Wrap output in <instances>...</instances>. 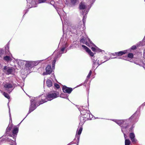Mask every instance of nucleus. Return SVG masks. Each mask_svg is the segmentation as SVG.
<instances>
[{"label": "nucleus", "instance_id": "obj_1", "mask_svg": "<svg viewBox=\"0 0 145 145\" xmlns=\"http://www.w3.org/2000/svg\"><path fill=\"white\" fill-rule=\"evenodd\" d=\"M133 119H132V118L130 119V117L129 119H127L124 120H112L121 127V131L123 134L125 138H126V137H127L126 134H128L130 132V129L129 128L130 124V122H131L133 123H136L133 120Z\"/></svg>", "mask_w": 145, "mask_h": 145}, {"label": "nucleus", "instance_id": "obj_2", "mask_svg": "<svg viewBox=\"0 0 145 145\" xmlns=\"http://www.w3.org/2000/svg\"><path fill=\"white\" fill-rule=\"evenodd\" d=\"M48 101L45 95L42 94L36 98L32 99L30 101V105L28 112L26 117L29 114L35 110L37 106L47 102Z\"/></svg>", "mask_w": 145, "mask_h": 145}, {"label": "nucleus", "instance_id": "obj_3", "mask_svg": "<svg viewBox=\"0 0 145 145\" xmlns=\"http://www.w3.org/2000/svg\"><path fill=\"white\" fill-rule=\"evenodd\" d=\"M85 108L86 107L83 106H80L79 108V110L80 111L81 114L83 116H84V117L86 118L87 119L91 118V117L90 114L89 113H88L86 112V110ZM86 108H88V106H86Z\"/></svg>", "mask_w": 145, "mask_h": 145}, {"label": "nucleus", "instance_id": "obj_4", "mask_svg": "<svg viewBox=\"0 0 145 145\" xmlns=\"http://www.w3.org/2000/svg\"><path fill=\"white\" fill-rule=\"evenodd\" d=\"M144 105H145V102L139 107L136 112L130 117V119L131 118L132 119H133V120L135 123H136L138 121L139 117V114L140 112L141 107L142 106Z\"/></svg>", "mask_w": 145, "mask_h": 145}, {"label": "nucleus", "instance_id": "obj_5", "mask_svg": "<svg viewBox=\"0 0 145 145\" xmlns=\"http://www.w3.org/2000/svg\"><path fill=\"white\" fill-rule=\"evenodd\" d=\"M61 10V11L62 12V13L60 12L58 10H57V12L59 15L62 21V24H63V32H64V30L65 29V26H67V25L66 24H65L63 23V21H62V18H63V19L64 20V21H65V20L66 19V13L64 12L63 10Z\"/></svg>", "mask_w": 145, "mask_h": 145}, {"label": "nucleus", "instance_id": "obj_6", "mask_svg": "<svg viewBox=\"0 0 145 145\" xmlns=\"http://www.w3.org/2000/svg\"><path fill=\"white\" fill-rule=\"evenodd\" d=\"M43 60L35 61H27L25 64V66L27 67H33L34 66L37 65L39 63L41 62Z\"/></svg>", "mask_w": 145, "mask_h": 145}, {"label": "nucleus", "instance_id": "obj_7", "mask_svg": "<svg viewBox=\"0 0 145 145\" xmlns=\"http://www.w3.org/2000/svg\"><path fill=\"white\" fill-rule=\"evenodd\" d=\"M58 95V94L54 92L52 93H48L47 96H45L48 101H50L52 99L56 98L57 96Z\"/></svg>", "mask_w": 145, "mask_h": 145}, {"label": "nucleus", "instance_id": "obj_8", "mask_svg": "<svg viewBox=\"0 0 145 145\" xmlns=\"http://www.w3.org/2000/svg\"><path fill=\"white\" fill-rule=\"evenodd\" d=\"M12 127L13 126L12 124H9L6 129L5 133L2 137L6 136L12 137V135L11 133H10V131Z\"/></svg>", "mask_w": 145, "mask_h": 145}, {"label": "nucleus", "instance_id": "obj_9", "mask_svg": "<svg viewBox=\"0 0 145 145\" xmlns=\"http://www.w3.org/2000/svg\"><path fill=\"white\" fill-rule=\"evenodd\" d=\"M3 71L6 74L8 75L12 74L13 72V70L12 68L7 67V66L4 67Z\"/></svg>", "mask_w": 145, "mask_h": 145}, {"label": "nucleus", "instance_id": "obj_10", "mask_svg": "<svg viewBox=\"0 0 145 145\" xmlns=\"http://www.w3.org/2000/svg\"><path fill=\"white\" fill-rule=\"evenodd\" d=\"M82 126H79L78 128L77 129V132H78L77 134H76L75 136V138L74 139V141L76 140V138L78 140V142H79L80 138V135L82 133Z\"/></svg>", "mask_w": 145, "mask_h": 145}, {"label": "nucleus", "instance_id": "obj_11", "mask_svg": "<svg viewBox=\"0 0 145 145\" xmlns=\"http://www.w3.org/2000/svg\"><path fill=\"white\" fill-rule=\"evenodd\" d=\"M4 86L5 89L9 93H10L13 89H12L13 86L10 84L6 83L4 84Z\"/></svg>", "mask_w": 145, "mask_h": 145}, {"label": "nucleus", "instance_id": "obj_12", "mask_svg": "<svg viewBox=\"0 0 145 145\" xmlns=\"http://www.w3.org/2000/svg\"><path fill=\"white\" fill-rule=\"evenodd\" d=\"M62 53H61L60 52H57V54L54 57V60L52 62V69H54L55 66V64L57 59L61 57V54Z\"/></svg>", "mask_w": 145, "mask_h": 145}, {"label": "nucleus", "instance_id": "obj_13", "mask_svg": "<svg viewBox=\"0 0 145 145\" xmlns=\"http://www.w3.org/2000/svg\"><path fill=\"white\" fill-rule=\"evenodd\" d=\"M62 53H61L60 52H57V54L54 57V60L52 62V69H54L55 66V64L57 59L61 57V54Z\"/></svg>", "mask_w": 145, "mask_h": 145}, {"label": "nucleus", "instance_id": "obj_14", "mask_svg": "<svg viewBox=\"0 0 145 145\" xmlns=\"http://www.w3.org/2000/svg\"><path fill=\"white\" fill-rule=\"evenodd\" d=\"M46 71L44 72L43 73V75H47L50 74L52 71L51 67L49 65H48L46 68Z\"/></svg>", "mask_w": 145, "mask_h": 145}, {"label": "nucleus", "instance_id": "obj_15", "mask_svg": "<svg viewBox=\"0 0 145 145\" xmlns=\"http://www.w3.org/2000/svg\"><path fill=\"white\" fill-rule=\"evenodd\" d=\"M62 89L63 92L69 94L73 90L72 88L67 87L65 86H63Z\"/></svg>", "mask_w": 145, "mask_h": 145}, {"label": "nucleus", "instance_id": "obj_16", "mask_svg": "<svg viewBox=\"0 0 145 145\" xmlns=\"http://www.w3.org/2000/svg\"><path fill=\"white\" fill-rule=\"evenodd\" d=\"M18 132V128L17 127H15L12 132V137H13L14 139L16 140V136Z\"/></svg>", "mask_w": 145, "mask_h": 145}, {"label": "nucleus", "instance_id": "obj_17", "mask_svg": "<svg viewBox=\"0 0 145 145\" xmlns=\"http://www.w3.org/2000/svg\"><path fill=\"white\" fill-rule=\"evenodd\" d=\"M89 11V10H85L84 11L82 10V14L83 16L82 20L84 25H85V23L86 22V20L87 18L86 14L88 13Z\"/></svg>", "mask_w": 145, "mask_h": 145}, {"label": "nucleus", "instance_id": "obj_18", "mask_svg": "<svg viewBox=\"0 0 145 145\" xmlns=\"http://www.w3.org/2000/svg\"><path fill=\"white\" fill-rule=\"evenodd\" d=\"M82 47L86 50V51L89 54L91 57L94 56V54L93 52H91V50L88 48L84 45H82Z\"/></svg>", "mask_w": 145, "mask_h": 145}, {"label": "nucleus", "instance_id": "obj_19", "mask_svg": "<svg viewBox=\"0 0 145 145\" xmlns=\"http://www.w3.org/2000/svg\"><path fill=\"white\" fill-rule=\"evenodd\" d=\"M91 58L92 62L93 63V68L94 69L96 67V63L97 64V58L96 56H94L93 57H91Z\"/></svg>", "mask_w": 145, "mask_h": 145}, {"label": "nucleus", "instance_id": "obj_20", "mask_svg": "<svg viewBox=\"0 0 145 145\" xmlns=\"http://www.w3.org/2000/svg\"><path fill=\"white\" fill-rule=\"evenodd\" d=\"M129 137L132 142L134 143H136L137 142V140L135 138V136L134 133H131L130 134Z\"/></svg>", "mask_w": 145, "mask_h": 145}, {"label": "nucleus", "instance_id": "obj_21", "mask_svg": "<svg viewBox=\"0 0 145 145\" xmlns=\"http://www.w3.org/2000/svg\"><path fill=\"white\" fill-rule=\"evenodd\" d=\"M5 54L6 55H9L10 54V55L11 54H10V53L9 52V42H8L7 44H6L5 46Z\"/></svg>", "mask_w": 145, "mask_h": 145}, {"label": "nucleus", "instance_id": "obj_22", "mask_svg": "<svg viewBox=\"0 0 145 145\" xmlns=\"http://www.w3.org/2000/svg\"><path fill=\"white\" fill-rule=\"evenodd\" d=\"M86 7V6L85 5L84 3L82 2H81L80 3L79 5V8L80 10H84H84H86L85 9Z\"/></svg>", "mask_w": 145, "mask_h": 145}, {"label": "nucleus", "instance_id": "obj_23", "mask_svg": "<svg viewBox=\"0 0 145 145\" xmlns=\"http://www.w3.org/2000/svg\"><path fill=\"white\" fill-rule=\"evenodd\" d=\"M117 58L116 57H110V58H108V59L107 60H106V61H105L104 62H102V61H101L99 62V60H98L97 62V64L98 65V66L95 69H96L99 65H100L102 63H103L106 62L107 61L109 60V59H114V58Z\"/></svg>", "mask_w": 145, "mask_h": 145}, {"label": "nucleus", "instance_id": "obj_24", "mask_svg": "<svg viewBox=\"0 0 145 145\" xmlns=\"http://www.w3.org/2000/svg\"><path fill=\"white\" fill-rule=\"evenodd\" d=\"M3 59L7 62H10L12 60L11 58L9 56H6L3 57Z\"/></svg>", "mask_w": 145, "mask_h": 145}, {"label": "nucleus", "instance_id": "obj_25", "mask_svg": "<svg viewBox=\"0 0 145 145\" xmlns=\"http://www.w3.org/2000/svg\"><path fill=\"white\" fill-rule=\"evenodd\" d=\"M84 117L81 116L80 117L79 119L80 121V122L79 124V125L80 126H81L85 122V120H84Z\"/></svg>", "mask_w": 145, "mask_h": 145}, {"label": "nucleus", "instance_id": "obj_26", "mask_svg": "<svg viewBox=\"0 0 145 145\" xmlns=\"http://www.w3.org/2000/svg\"><path fill=\"white\" fill-rule=\"evenodd\" d=\"M47 86L48 87H50L52 86V83L51 80L50 79H48L46 81Z\"/></svg>", "mask_w": 145, "mask_h": 145}, {"label": "nucleus", "instance_id": "obj_27", "mask_svg": "<svg viewBox=\"0 0 145 145\" xmlns=\"http://www.w3.org/2000/svg\"><path fill=\"white\" fill-rule=\"evenodd\" d=\"M127 52V50L118 52H117V56H121L123 54H125Z\"/></svg>", "mask_w": 145, "mask_h": 145}, {"label": "nucleus", "instance_id": "obj_28", "mask_svg": "<svg viewBox=\"0 0 145 145\" xmlns=\"http://www.w3.org/2000/svg\"><path fill=\"white\" fill-rule=\"evenodd\" d=\"M1 141H7L9 142H11L12 143H13L14 142V140L9 138H3L1 139Z\"/></svg>", "mask_w": 145, "mask_h": 145}, {"label": "nucleus", "instance_id": "obj_29", "mask_svg": "<svg viewBox=\"0 0 145 145\" xmlns=\"http://www.w3.org/2000/svg\"><path fill=\"white\" fill-rule=\"evenodd\" d=\"M71 4L73 6H75L77 3L78 0H70Z\"/></svg>", "mask_w": 145, "mask_h": 145}, {"label": "nucleus", "instance_id": "obj_30", "mask_svg": "<svg viewBox=\"0 0 145 145\" xmlns=\"http://www.w3.org/2000/svg\"><path fill=\"white\" fill-rule=\"evenodd\" d=\"M67 46L68 45H67L66 43L65 46L62 47L61 48V51H59V52H60L61 53H62V54L63 53L65 48H66V47H67Z\"/></svg>", "mask_w": 145, "mask_h": 145}, {"label": "nucleus", "instance_id": "obj_31", "mask_svg": "<svg viewBox=\"0 0 145 145\" xmlns=\"http://www.w3.org/2000/svg\"><path fill=\"white\" fill-rule=\"evenodd\" d=\"M60 97L63 98H65L66 99H69L68 96H67V95L64 93H62Z\"/></svg>", "mask_w": 145, "mask_h": 145}, {"label": "nucleus", "instance_id": "obj_32", "mask_svg": "<svg viewBox=\"0 0 145 145\" xmlns=\"http://www.w3.org/2000/svg\"><path fill=\"white\" fill-rule=\"evenodd\" d=\"M125 139V145H130L131 142L129 139Z\"/></svg>", "mask_w": 145, "mask_h": 145}, {"label": "nucleus", "instance_id": "obj_33", "mask_svg": "<svg viewBox=\"0 0 145 145\" xmlns=\"http://www.w3.org/2000/svg\"><path fill=\"white\" fill-rule=\"evenodd\" d=\"M3 95L4 96L8 99H10V97L9 95L7 93L5 92H4L3 93Z\"/></svg>", "mask_w": 145, "mask_h": 145}, {"label": "nucleus", "instance_id": "obj_34", "mask_svg": "<svg viewBox=\"0 0 145 145\" xmlns=\"http://www.w3.org/2000/svg\"><path fill=\"white\" fill-rule=\"evenodd\" d=\"M133 57V54L131 53H129L127 55V57L130 58H132Z\"/></svg>", "mask_w": 145, "mask_h": 145}, {"label": "nucleus", "instance_id": "obj_35", "mask_svg": "<svg viewBox=\"0 0 145 145\" xmlns=\"http://www.w3.org/2000/svg\"><path fill=\"white\" fill-rule=\"evenodd\" d=\"M4 50L2 48H0V56H1L4 54Z\"/></svg>", "mask_w": 145, "mask_h": 145}, {"label": "nucleus", "instance_id": "obj_36", "mask_svg": "<svg viewBox=\"0 0 145 145\" xmlns=\"http://www.w3.org/2000/svg\"><path fill=\"white\" fill-rule=\"evenodd\" d=\"M143 45L142 44V42H140L137 43V47H138L140 46H143Z\"/></svg>", "mask_w": 145, "mask_h": 145}, {"label": "nucleus", "instance_id": "obj_37", "mask_svg": "<svg viewBox=\"0 0 145 145\" xmlns=\"http://www.w3.org/2000/svg\"><path fill=\"white\" fill-rule=\"evenodd\" d=\"M91 73H92V71L91 70H90L89 71L88 75V76H87V78H89L90 77V76L91 75Z\"/></svg>", "mask_w": 145, "mask_h": 145}, {"label": "nucleus", "instance_id": "obj_38", "mask_svg": "<svg viewBox=\"0 0 145 145\" xmlns=\"http://www.w3.org/2000/svg\"><path fill=\"white\" fill-rule=\"evenodd\" d=\"M80 42L81 43H82L83 44H84L85 42V40L84 38H82L80 40Z\"/></svg>", "mask_w": 145, "mask_h": 145}, {"label": "nucleus", "instance_id": "obj_39", "mask_svg": "<svg viewBox=\"0 0 145 145\" xmlns=\"http://www.w3.org/2000/svg\"><path fill=\"white\" fill-rule=\"evenodd\" d=\"M54 86L57 89H58L60 88L59 85L56 83L54 84Z\"/></svg>", "mask_w": 145, "mask_h": 145}, {"label": "nucleus", "instance_id": "obj_40", "mask_svg": "<svg viewBox=\"0 0 145 145\" xmlns=\"http://www.w3.org/2000/svg\"><path fill=\"white\" fill-rule=\"evenodd\" d=\"M102 51V50L101 49L97 47V49L96 50V52H101Z\"/></svg>", "mask_w": 145, "mask_h": 145}, {"label": "nucleus", "instance_id": "obj_41", "mask_svg": "<svg viewBox=\"0 0 145 145\" xmlns=\"http://www.w3.org/2000/svg\"><path fill=\"white\" fill-rule=\"evenodd\" d=\"M47 0H39V3H42L45 2Z\"/></svg>", "mask_w": 145, "mask_h": 145}, {"label": "nucleus", "instance_id": "obj_42", "mask_svg": "<svg viewBox=\"0 0 145 145\" xmlns=\"http://www.w3.org/2000/svg\"><path fill=\"white\" fill-rule=\"evenodd\" d=\"M131 48L133 50H135L136 49V46L135 45H133L131 47Z\"/></svg>", "mask_w": 145, "mask_h": 145}, {"label": "nucleus", "instance_id": "obj_43", "mask_svg": "<svg viewBox=\"0 0 145 145\" xmlns=\"http://www.w3.org/2000/svg\"><path fill=\"white\" fill-rule=\"evenodd\" d=\"M91 49L93 51L96 52V50L97 49V47H96V48H95L94 47H91Z\"/></svg>", "mask_w": 145, "mask_h": 145}, {"label": "nucleus", "instance_id": "obj_44", "mask_svg": "<svg viewBox=\"0 0 145 145\" xmlns=\"http://www.w3.org/2000/svg\"><path fill=\"white\" fill-rule=\"evenodd\" d=\"M8 108H9V114L10 119V120H11V114H10V108H9V106H8Z\"/></svg>", "mask_w": 145, "mask_h": 145}, {"label": "nucleus", "instance_id": "obj_45", "mask_svg": "<svg viewBox=\"0 0 145 145\" xmlns=\"http://www.w3.org/2000/svg\"><path fill=\"white\" fill-rule=\"evenodd\" d=\"M112 55L114 56H115L116 55H117V52H115L114 53H112Z\"/></svg>", "mask_w": 145, "mask_h": 145}, {"label": "nucleus", "instance_id": "obj_46", "mask_svg": "<svg viewBox=\"0 0 145 145\" xmlns=\"http://www.w3.org/2000/svg\"><path fill=\"white\" fill-rule=\"evenodd\" d=\"M143 62H142L141 63H138L137 64L141 67H142Z\"/></svg>", "mask_w": 145, "mask_h": 145}, {"label": "nucleus", "instance_id": "obj_47", "mask_svg": "<svg viewBox=\"0 0 145 145\" xmlns=\"http://www.w3.org/2000/svg\"><path fill=\"white\" fill-rule=\"evenodd\" d=\"M134 126H132L130 128H129V129H130V131H131V130L133 129L134 128Z\"/></svg>", "mask_w": 145, "mask_h": 145}, {"label": "nucleus", "instance_id": "obj_48", "mask_svg": "<svg viewBox=\"0 0 145 145\" xmlns=\"http://www.w3.org/2000/svg\"><path fill=\"white\" fill-rule=\"evenodd\" d=\"M88 78H86V79L84 83V84H85V83H87V82H88Z\"/></svg>", "mask_w": 145, "mask_h": 145}, {"label": "nucleus", "instance_id": "obj_49", "mask_svg": "<svg viewBox=\"0 0 145 145\" xmlns=\"http://www.w3.org/2000/svg\"><path fill=\"white\" fill-rule=\"evenodd\" d=\"M84 44H86V45H87V46H89V43H88L87 42H86Z\"/></svg>", "mask_w": 145, "mask_h": 145}, {"label": "nucleus", "instance_id": "obj_50", "mask_svg": "<svg viewBox=\"0 0 145 145\" xmlns=\"http://www.w3.org/2000/svg\"><path fill=\"white\" fill-rule=\"evenodd\" d=\"M73 143H74L72 141V142L69 143L68 144H67V145H70L73 144Z\"/></svg>", "mask_w": 145, "mask_h": 145}, {"label": "nucleus", "instance_id": "obj_51", "mask_svg": "<svg viewBox=\"0 0 145 145\" xmlns=\"http://www.w3.org/2000/svg\"><path fill=\"white\" fill-rule=\"evenodd\" d=\"M142 67L145 69V63L144 62L143 63Z\"/></svg>", "mask_w": 145, "mask_h": 145}, {"label": "nucleus", "instance_id": "obj_52", "mask_svg": "<svg viewBox=\"0 0 145 145\" xmlns=\"http://www.w3.org/2000/svg\"><path fill=\"white\" fill-rule=\"evenodd\" d=\"M95 0H94L93 2V3H92V4L90 5V7H89V9L90 8H91V7L92 5H93V3H94V2H95ZM88 10H89V9Z\"/></svg>", "mask_w": 145, "mask_h": 145}, {"label": "nucleus", "instance_id": "obj_53", "mask_svg": "<svg viewBox=\"0 0 145 145\" xmlns=\"http://www.w3.org/2000/svg\"><path fill=\"white\" fill-rule=\"evenodd\" d=\"M27 117L26 116L23 119V120L20 122V123L18 125H20V124L21 123V122L23 121Z\"/></svg>", "mask_w": 145, "mask_h": 145}, {"label": "nucleus", "instance_id": "obj_54", "mask_svg": "<svg viewBox=\"0 0 145 145\" xmlns=\"http://www.w3.org/2000/svg\"><path fill=\"white\" fill-rule=\"evenodd\" d=\"M89 42H90V43H91V44H93H93L92 42L90 41V39H89Z\"/></svg>", "mask_w": 145, "mask_h": 145}, {"label": "nucleus", "instance_id": "obj_55", "mask_svg": "<svg viewBox=\"0 0 145 145\" xmlns=\"http://www.w3.org/2000/svg\"><path fill=\"white\" fill-rule=\"evenodd\" d=\"M1 138V137H0V139ZM2 142H3V141H1V140H0V144H1Z\"/></svg>", "mask_w": 145, "mask_h": 145}, {"label": "nucleus", "instance_id": "obj_56", "mask_svg": "<svg viewBox=\"0 0 145 145\" xmlns=\"http://www.w3.org/2000/svg\"><path fill=\"white\" fill-rule=\"evenodd\" d=\"M79 143V142H78V140H77V145H78V143Z\"/></svg>", "mask_w": 145, "mask_h": 145}, {"label": "nucleus", "instance_id": "obj_57", "mask_svg": "<svg viewBox=\"0 0 145 145\" xmlns=\"http://www.w3.org/2000/svg\"><path fill=\"white\" fill-rule=\"evenodd\" d=\"M80 28V26H79V27H78V29H79Z\"/></svg>", "mask_w": 145, "mask_h": 145}, {"label": "nucleus", "instance_id": "obj_58", "mask_svg": "<svg viewBox=\"0 0 145 145\" xmlns=\"http://www.w3.org/2000/svg\"><path fill=\"white\" fill-rule=\"evenodd\" d=\"M52 75L53 76V77H54V78H55V75L54 74H52Z\"/></svg>", "mask_w": 145, "mask_h": 145}, {"label": "nucleus", "instance_id": "obj_59", "mask_svg": "<svg viewBox=\"0 0 145 145\" xmlns=\"http://www.w3.org/2000/svg\"><path fill=\"white\" fill-rule=\"evenodd\" d=\"M27 11H28L27 10H26V12H25V14Z\"/></svg>", "mask_w": 145, "mask_h": 145}, {"label": "nucleus", "instance_id": "obj_60", "mask_svg": "<svg viewBox=\"0 0 145 145\" xmlns=\"http://www.w3.org/2000/svg\"><path fill=\"white\" fill-rule=\"evenodd\" d=\"M67 52V50H65V53H66V52Z\"/></svg>", "mask_w": 145, "mask_h": 145}, {"label": "nucleus", "instance_id": "obj_61", "mask_svg": "<svg viewBox=\"0 0 145 145\" xmlns=\"http://www.w3.org/2000/svg\"><path fill=\"white\" fill-rule=\"evenodd\" d=\"M91 116H92V114H91Z\"/></svg>", "mask_w": 145, "mask_h": 145}, {"label": "nucleus", "instance_id": "obj_62", "mask_svg": "<svg viewBox=\"0 0 145 145\" xmlns=\"http://www.w3.org/2000/svg\"><path fill=\"white\" fill-rule=\"evenodd\" d=\"M25 14H24V15H23V16H24V15H25Z\"/></svg>", "mask_w": 145, "mask_h": 145}, {"label": "nucleus", "instance_id": "obj_63", "mask_svg": "<svg viewBox=\"0 0 145 145\" xmlns=\"http://www.w3.org/2000/svg\"><path fill=\"white\" fill-rule=\"evenodd\" d=\"M61 39L60 41H61Z\"/></svg>", "mask_w": 145, "mask_h": 145}, {"label": "nucleus", "instance_id": "obj_64", "mask_svg": "<svg viewBox=\"0 0 145 145\" xmlns=\"http://www.w3.org/2000/svg\"><path fill=\"white\" fill-rule=\"evenodd\" d=\"M144 1H145V0H144Z\"/></svg>", "mask_w": 145, "mask_h": 145}]
</instances>
